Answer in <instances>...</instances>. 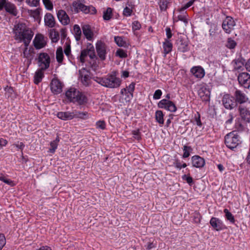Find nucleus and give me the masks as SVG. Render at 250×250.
I'll list each match as a JSON object with an SVG mask.
<instances>
[{"label": "nucleus", "instance_id": "1a4fd4ad", "mask_svg": "<svg viewBox=\"0 0 250 250\" xmlns=\"http://www.w3.org/2000/svg\"><path fill=\"white\" fill-rule=\"evenodd\" d=\"M235 25V22L231 17H227L223 21L222 28L227 33H230L234 29Z\"/></svg>", "mask_w": 250, "mask_h": 250}, {"label": "nucleus", "instance_id": "473e14b6", "mask_svg": "<svg viewBox=\"0 0 250 250\" xmlns=\"http://www.w3.org/2000/svg\"><path fill=\"white\" fill-rule=\"evenodd\" d=\"M49 37L53 42H57L59 39V34L55 29H51L49 31Z\"/></svg>", "mask_w": 250, "mask_h": 250}, {"label": "nucleus", "instance_id": "f3484780", "mask_svg": "<svg viewBox=\"0 0 250 250\" xmlns=\"http://www.w3.org/2000/svg\"><path fill=\"white\" fill-rule=\"evenodd\" d=\"M190 71L195 77L199 79L203 78L205 75V70L200 66L192 67Z\"/></svg>", "mask_w": 250, "mask_h": 250}, {"label": "nucleus", "instance_id": "9b49d317", "mask_svg": "<svg viewBox=\"0 0 250 250\" xmlns=\"http://www.w3.org/2000/svg\"><path fill=\"white\" fill-rule=\"evenodd\" d=\"M96 49L98 55L102 60H104L106 55V45L102 42L99 41L96 44Z\"/></svg>", "mask_w": 250, "mask_h": 250}, {"label": "nucleus", "instance_id": "c85d7f7f", "mask_svg": "<svg viewBox=\"0 0 250 250\" xmlns=\"http://www.w3.org/2000/svg\"><path fill=\"white\" fill-rule=\"evenodd\" d=\"M4 8L7 12H9L14 16L17 15V10L16 7L14 4L9 2H7Z\"/></svg>", "mask_w": 250, "mask_h": 250}, {"label": "nucleus", "instance_id": "58836bf2", "mask_svg": "<svg viewBox=\"0 0 250 250\" xmlns=\"http://www.w3.org/2000/svg\"><path fill=\"white\" fill-rule=\"evenodd\" d=\"M83 4L80 2L79 1H75L72 3V6L74 9V11L78 13L79 11L82 12V6Z\"/></svg>", "mask_w": 250, "mask_h": 250}, {"label": "nucleus", "instance_id": "4468645a", "mask_svg": "<svg viewBox=\"0 0 250 250\" xmlns=\"http://www.w3.org/2000/svg\"><path fill=\"white\" fill-rule=\"evenodd\" d=\"M209 223L213 229L216 231H220L226 229V226L223 221L216 217H212Z\"/></svg>", "mask_w": 250, "mask_h": 250}, {"label": "nucleus", "instance_id": "37998d69", "mask_svg": "<svg viewBox=\"0 0 250 250\" xmlns=\"http://www.w3.org/2000/svg\"><path fill=\"white\" fill-rule=\"evenodd\" d=\"M0 180L5 183L6 184H7L8 185L13 186L14 185V183L13 181H12L11 180L7 178L6 176H4L3 174H0Z\"/></svg>", "mask_w": 250, "mask_h": 250}, {"label": "nucleus", "instance_id": "603ef678", "mask_svg": "<svg viewBox=\"0 0 250 250\" xmlns=\"http://www.w3.org/2000/svg\"><path fill=\"white\" fill-rule=\"evenodd\" d=\"M64 52L65 55L68 58V59H70L71 47H70V45L69 43L65 44V47Z\"/></svg>", "mask_w": 250, "mask_h": 250}, {"label": "nucleus", "instance_id": "09e8293b", "mask_svg": "<svg viewBox=\"0 0 250 250\" xmlns=\"http://www.w3.org/2000/svg\"><path fill=\"white\" fill-rule=\"evenodd\" d=\"M195 1V0H190L188 2H187L183 7H182L181 8H180L179 10V12H184V11L188 8V7H190Z\"/></svg>", "mask_w": 250, "mask_h": 250}, {"label": "nucleus", "instance_id": "f257e3e1", "mask_svg": "<svg viewBox=\"0 0 250 250\" xmlns=\"http://www.w3.org/2000/svg\"><path fill=\"white\" fill-rule=\"evenodd\" d=\"M14 33L15 40L23 41L26 46L29 45L33 36V32L27 28L24 23L16 25L14 28Z\"/></svg>", "mask_w": 250, "mask_h": 250}, {"label": "nucleus", "instance_id": "4be33fe9", "mask_svg": "<svg viewBox=\"0 0 250 250\" xmlns=\"http://www.w3.org/2000/svg\"><path fill=\"white\" fill-rule=\"evenodd\" d=\"M240 115L242 119L246 122H250V111L247 108L242 105H240L238 108Z\"/></svg>", "mask_w": 250, "mask_h": 250}, {"label": "nucleus", "instance_id": "6ab92c4d", "mask_svg": "<svg viewBox=\"0 0 250 250\" xmlns=\"http://www.w3.org/2000/svg\"><path fill=\"white\" fill-rule=\"evenodd\" d=\"M82 30L83 35L89 41H92L94 39V33L90 25L85 24L82 26Z\"/></svg>", "mask_w": 250, "mask_h": 250}, {"label": "nucleus", "instance_id": "a18cd8bd", "mask_svg": "<svg viewBox=\"0 0 250 250\" xmlns=\"http://www.w3.org/2000/svg\"><path fill=\"white\" fill-rule=\"evenodd\" d=\"M181 14L178 16V19L179 21H183L185 24L188 23V20L187 19L186 12H180Z\"/></svg>", "mask_w": 250, "mask_h": 250}, {"label": "nucleus", "instance_id": "de8ad7c7", "mask_svg": "<svg viewBox=\"0 0 250 250\" xmlns=\"http://www.w3.org/2000/svg\"><path fill=\"white\" fill-rule=\"evenodd\" d=\"M42 2L43 4L44 5L45 8L49 10H51L53 9V4L50 0H42Z\"/></svg>", "mask_w": 250, "mask_h": 250}, {"label": "nucleus", "instance_id": "5701e85b", "mask_svg": "<svg viewBox=\"0 0 250 250\" xmlns=\"http://www.w3.org/2000/svg\"><path fill=\"white\" fill-rule=\"evenodd\" d=\"M135 83H131L128 86H126V88H122L121 90V94L124 95V92L128 91L129 94L127 95V99L128 101L131 100L133 97V92L135 90Z\"/></svg>", "mask_w": 250, "mask_h": 250}, {"label": "nucleus", "instance_id": "393cba45", "mask_svg": "<svg viewBox=\"0 0 250 250\" xmlns=\"http://www.w3.org/2000/svg\"><path fill=\"white\" fill-rule=\"evenodd\" d=\"M45 25L49 27H53L55 26V21L53 16L50 13H47L44 16Z\"/></svg>", "mask_w": 250, "mask_h": 250}, {"label": "nucleus", "instance_id": "0e129e2a", "mask_svg": "<svg viewBox=\"0 0 250 250\" xmlns=\"http://www.w3.org/2000/svg\"><path fill=\"white\" fill-rule=\"evenodd\" d=\"M195 121L196 122V124L199 126H202V123L200 120V116L199 114H197V116L195 115Z\"/></svg>", "mask_w": 250, "mask_h": 250}, {"label": "nucleus", "instance_id": "c03bdc74", "mask_svg": "<svg viewBox=\"0 0 250 250\" xmlns=\"http://www.w3.org/2000/svg\"><path fill=\"white\" fill-rule=\"evenodd\" d=\"M116 55L121 58H125L127 56L126 51L122 49H117L116 52Z\"/></svg>", "mask_w": 250, "mask_h": 250}, {"label": "nucleus", "instance_id": "aec40b11", "mask_svg": "<svg viewBox=\"0 0 250 250\" xmlns=\"http://www.w3.org/2000/svg\"><path fill=\"white\" fill-rule=\"evenodd\" d=\"M191 163L193 167L201 168L204 166L205 161L202 157L198 155H194L191 157Z\"/></svg>", "mask_w": 250, "mask_h": 250}, {"label": "nucleus", "instance_id": "7ed1b4c3", "mask_svg": "<svg viewBox=\"0 0 250 250\" xmlns=\"http://www.w3.org/2000/svg\"><path fill=\"white\" fill-rule=\"evenodd\" d=\"M94 80L101 85L109 88H118L122 83V80L116 76L115 73L108 74L104 77H96Z\"/></svg>", "mask_w": 250, "mask_h": 250}, {"label": "nucleus", "instance_id": "7c9ffc66", "mask_svg": "<svg viewBox=\"0 0 250 250\" xmlns=\"http://www.w3.org/2000/svg\"><path fill=\"white\" fill-rule=\"evenodd\" d=\"M82 12L85 14H95L97 11L96 8L92 5L86 6L83 4L82 6Z\"/></svg>", "mask_w": 250, "mask_h": 250}, {"label": "nucleus", "instance_id": "4c0bfd02", "mask_svg": "<svg viewBox=\"0 0 250 250\" xmlns=\"http://www.w3.org/2000/svg\"><path fill=\"white\" fill-rule=\"evenodd\" d=\"M63 58V54L62 48L60 47L57 48L56 51V59L59 63L62 62Z\"/></svg>", "mask_w": 250, "mask_h": 250}, {"label": "nucleus", "instance_id": "72a5a7b5", "mask_svg": "<svg viewBox=\"0 0 250 250\" xmlns=\"http://www.w3.org/2000/svg\"><path fill=\"white\" fill-rule=\"evenodd\" d=\"M114 41L117 45L120 47H126V42L124 40V38L120 36H115Z\"/></svg>", "mask_w": 250, "mask_h": 250}, {"label": "nucleus", "instance_id": "2f4dec72", "mask_svg": "<svg viewBox=\"0 0 250 250\" xmlns=\"http://www.w3.org/2000/svg\"><path fill=\"white\" fill-rule=\"evenodd\" d=\"M171 0H159V6L161 11H166L167 9Z\"/></svg>", "mask_w": 250, "mask_h": 250}, {"label": "nucleus", "instance_id": "49530a36", "mask_svg": "<svg viewBox=\"0 0 250 250\" xmlns=\"http://www.w3.org/2000/svg\"><path fill=\"white\" fill-rule=\"evenodd\" d=\"M132 13V9L131 7L126 6L123 10V15L125 17H129Z\"/></svg>", "mask_w": 250, "mask_h": 250}, {"label": "nucleus", "instance_id": "20e7f679", "mask_svg": "<svg viewBox=\"0 0 250 250\" xmlns=\"http://www.w3.org/2000/svg\"><path fill=\"white\" fill-rule=\"evenodd\" d=\"M225 143L228 148L233 149L241 144V141L237 133L232 131L225 136Z\"/></svg>", "mask_w": 250, "mask_h": 250}, {"label": "nucleus", "instance_id": "a19ab883", "mask_svg": "<svg viewBox=\"0 0 250 250\" xmlns=\"http://www.w3.org/2000/svg\"><path fill=\"white\" fill-rule=\"evenodd\" d=\"M112 9L107 8V9L104 12L103 18L105 21H108L110 19L112 16Z\"/></svg>", "mask_w": 250, "mask_h": 250}, {"label": "nucleus", "instance_id": "b1692460", "mask_svg": "<svg viewBox=\"0 0 250 250\" xmlns=\"http://www.w3.org/2000/svg\"><path fill=\"white\" fill-rule=\"evenodd\" d=\"M57 116L59 119L64 121L70 120L74 118L73 111L72 112H59L57 113Z\"/></svg>", "mask_w": 250, "mask_h": 250}, {"label": "nucleus", "instance_id": "680f3d73", "mask_svg": "<svg viewBox=\"0 0 250 250\" xmlns=\"http://www.w3.org/2000/svg\"><path fill=\"white\" fill-rule=\"evenodd\" d=\"M6 240L3 234H0V249H1L5 244Z\"/></svg>", "mask_w": 250, "mask_h": 250}, {"label": "nucleus", "instance_id": "c9c22d12", "mask_svg": "<svg viewBox=\"0 0 250 250\" xmlns=\"http://www.w3.org/2000/svg\"><path fill=\"white\" fill-rule=\"evenodd\" d=\"M155 119L156 121L161 125L164 124V114L162 111L157 110L155 112Z\"/></svg>", "mask_w": 250, "mask_h": 250}, {"label": "nucleus", "instance_id": "e2e57ef3", "mask_svg": "<svg viewBox=\"0 0 250 250\" xmlns=\"http://www.w3.org/2000/svg\"><path fill=\"white\" fill-rule=\"evenodd\" d=\"M173 166L178 169H180L182 168V164L180 162V160L178 159L175 160V161L173 162Z\"/></svg>", "mask_w": 250, "mask_h": 250}, {"label": "nucleus", "instance_id": "69168bd1", "mask_svg": "<svg viewBox=\"0 0 250 250\" xmlns=\"http://www.w3.org/2000/svg\"><path fill=\"white\" fill-rule=\"evenodd\" d=\"M201 219V216L199 213H195L194 218V221L196 223H199Z\"/></svg>", "mask_w": 250, "mask_h": 250}, {"label": "nucleus", "instance_id": "13d9d810", "mask_svg": "<svg viewBox=\"0 0 250 250\" xmlns=\"http://www.w3.org/2000/svg\"><path fill=\"white\" fill-rule=\"evenodd\" d=\"M165 30L166 32L167 38L165 39V40H170V39L172 36V33L170 28L169 27H167Z\"/></svg>", "mask_w": 250, "mask_h": 250}, {"label": "nucleus", "instance_id": "f03ea898", "mask_svg": "<svg viewBox=\"0 0 250 250\" xmlns=\"http://www.w3.org/2000/svg\"><path fill=\"white\" fill-rule=\"evenodd\" d=\"M65 96L70 102L77 104L79 105H85L88 103L86 95L75 88H69L65 92Z\"/></svg>", "mask_w": 250, "mask_h": 250}, {"label": "nucleus", "instance_id": "ea45409f", "mask_svg": "<svg viewBox=\"0 0 250 250\" xmlns=\"http://www.w3.org/2000/svg\"><path fill=\"white\" fill-rule=\"evenodd\" d=\"M192 150V149L190 146H184L183 147L184 153L183 155V158H188L190 155V152Z\"/></svg>", "mask_w": 250, "mask_h": 250}, {"label": "nucleus", "instance_id": "9d476101", "mask_svg": "<svg viewBox=\"0 0 250 250\" xmlns=\"http://www.w3.org/2000/svg\"><path fill=\"white\" fill-rule=\"evenodd\" d=\"M222 102L224 106L227 109H232L236 105L233 97L228 94L223 96Z\"/></svg>", "mask_w": 250, "mask_h": 250}, {"label": "nucleus", "instance_id": "052dcab7", "mask_svg": "<svg viewBox=\"0 0 250 250\" xmlns=\"http://www.w3.org/2000/svg\"><path fill=\"white\" fill-rule=\"evenodd\" d=\"M141 27V25L138 21H134L132 22V29L133 30H139Z\"/></svg>", "mask_w": 250, "mask_h": 250}, {"label": "nucleus", "instance_id": "2eb2a0df", "mask_svg": "<svg viewBox=\"0 0 250 250\" xmlns=\"http://www.w3.org/2000/svg\"><path fill=\"white\" fill-rule=\"evenodd\" d=\"M210 90L206 85H202L198 90V95L203 101H208L210 99Z\"/></svg>", "mask_w": 250, "mask_h": 250}, {"label": "nucleus", "instance_id": "f704fd0d", "mask_svg": "<svg viewBox=\"0 0 250 250\" xmlns=\"http://www.w3.org/2000/svg\"><path fill=\"white\" fill-rule=\"evenodd\" d=\"M73 31L76 40L77 41H79L81 39L82 35V31L80 26L77 24L74 25L73 27Z\"/></svg>", "mask_w": 250, "mask_h": 250}, {"label": "nucleus", "instance_id": "dca6fc26", "mask_svg": "<svg viewBox=\"0 0 250 250\" xmlns=\"http://www.w3.org/2000/svg\"><path fill=\"white\" fill-rule=\"evenodd\" d=\"M177 49L181 52H186L189 51V42L187 39L181 38L177 42Z\"/></svg>", "mask_w": 250, "mask_h": 250}, {"label": "nucleus", "instance_id": "412c9836", "mask_svg": "<svg viewBox=\"0 0 250 250\" xmlns=\"http://www.w3.org/2000/svg\"><path fill=\"white\" fill-rule=\"evenodd\" d=\"M57 17L63 25H67L69 24L70 19L65 11L59 10L57 13Z\"/></svg>", "mask_w": 250, "mask_h": 250}, {"label": "nucleus", "instance_id": "6e6d98bb", "mask_svg": "<svg viewBox=\"0 0 250 250\" xmlns=\"http://www.w3.org/2000/svg\"><path fill=\"white\" fill-rule=\"evenodd\" d=\"M27 48H26L24 50V51L23 52V56L24 57L27 58V63L28 66H29L31 63V61H32V58H29L28 55H29V53L27 52Z\"/></svg>", "mask_w": 250, "mask_h": 250}, {"label": "nucleus", "instance_id": "774afa93", "mask_svg": "<svg viewBox=\"0 0 250 250\" xmlns=\"http://www.w3.org/2000/svg\"><path fill=\"white\" fill-rule=\"evenodd\" d=\"M7 143L6 140L0 138V147L5 146L7 144Z\"/></svg>", "mask_w": 250, "mask_h": 250}, {"label": "nucleus", "instance_id": "423d86ee", "mask_svg": "<svg viewBox=\"0 0 250 250\" xmlns=\"http://www.w3.org/2000/svg\"><path fill=\"white\" fill-rule=\"evenodd\" d=\"M79 79L83 85L89 86L91 83L90 72L85 68L80 70Z\"/></svg>", "mask_w": 250, "mask_h": 250}, {"label": "nucleus", "instance_id": "5fc2aeb1", "mask_svg": "<svg viewBox=\"0 0 250 250\" xmlns=\"http://www.w3.org/2000/svg\"><path fill=\"white\" fill-rule=\"evenodd\" d=\"M96 127L98 128L104 129L105 128V123L104 121H99L96 123Z\"/></svg>", "mask_w": 250, "mask_h": 250}, {"label": "nucleus", "instance_id": "4d7b16f0", "mask_svg": "<svg viewBox=\"0 0 250 250\" xmlns=\"http://www.w3.org/2000/svg\"><path fill=\"white\" fill-rule=\"evenodd\" d=\"M162 95V92L160 89L156 90L153 95V99L155 100H158L160 99Z\"/></svg>", "mask_w": 250, "mask_h": 250}, {"label": "nucleus", "instance_id": "cd10ccee", "mask_svg": "<svg viewBox=\"0 0 250 250\" xmlns=\"http://www.w3.org/2000/svg\"><path fill=\"white\" fill-rule=\"evenodd\" d=\"M44 70V69H42L39 68L36 71L34 76V83L35 84H37L42 81V79L44 77L43 71Z\"/></svg>", "mask_w": 250, "mask_h": 250}, {"label": "nucleus", "instance_id": "e433bc0d", "mask_svg": "<svg viewBox=\"0 0 250 250\" xmlns=\"http://www.w3.org/2000/svg\"><path fill=\"white\" fill-rule=\"evenodd\" d=\"M232 63L233 68L236 70H241L244 66L243 62L239 59L233 61Z\"/></svg>", "mask_w": 250, "mask_h": 250}, {"label": "nucleus", "instance_id": "bb28decb", "mask_svg": "<svg viewBox=\"0 0 250 250\" xmlns=\"http://www.w3.org/2000/svg\"><path fill=\"white\" fill-rule=\"evenodd\" d=\"M173 45L171 40H165L163 43V47L164 49V53L166 55L170 53L172 49Z\"/></svg>", "mask_w": 250, "mask_h": 250}, {"label": "nucleus", "instance_id": "f8f14e48", "mask_svg": "<svg viewBox=\"0 0 250 250\" xmlns=\"http://www.w3.org/2000/svg\"><path fill=\"white\" fill-rule=\"evenodd\" d=\"M239 84L244 88H249L250 86V75L246 72L241 73L238 76Z\"/></svg>", "mask_w": 250, "mask_h": 250}, {"label": "nucleus", "instance_id": "ddd939ff", "mask_svg": "<svg viewBox=\"0 0 250 250\" xmlns=\"http://www.w3.org/2000/svg\"><path fill=\"white\" fill-rule=\"evenodd\" d=\"M62 85V83L58 79H53L50 83V89L52 92L54 94H58L61 93Z\"/></svg>", "mask_w": 250, "mask_h": 250}, {"label": "nucleus", "instance_id": "864d4df0", "mask_svg": "<svg viewBox=\"0 0 250 250\" xmlns=\"http://www.w3.org/2000/svg\"><path fill=\"white\" fill-rule=\"evenodd\" d=\"M236 45V43L234 41L229 39L226 45L229 48L233 49L235 47Z\"/></svg>", "mask_w": 250, "mask_h": 250}, {"label": "nucleus", "instance_id": "0eeeda50", "mask_svg": "<svg viewBox=\"0 0 250 250\" xmlns=\"http://www.w3.org/2000/svg\"><path fill=\"white\" fill-rule=\"evenodd\" d=\"M160 108H164L171 112H175L177 110L175 104L171 101L167 99H162L158 104Z\"/></svg>", "mask_w": 250, "mask_h": 250}, {"label": "nucleus", "instance_id": "a878e982", "mask_svg": "<svg viewBox=\"0 0 250 250\" xmlns=\"http://www.w3.org/2000/svg\"><path fill=\"white\" fill-rule=\"evenodd\" d=\"M89 45L91 46L89 49H84L81 51V55L79 57V60L81 62L83 63L85 62V57L89 54L90 52H92V53H94V47L91 44H89Z\"/></svg>", "mask_w": 250, "mask_h": 250}, {"label": "nucleus", "instance_id": "c756f323", "mask_svg": "<svg viewBox=\"0 0 250 250\" xmlns=\"http://www.w3.org/2000/svg\"><path fill=\"white\" fill-rule=\"evenodd\" d=\"M73 114L74 115V118H79L83 120H86L89 118V115L86 111L81 112L74 110L73 111Z\"/></svg>", "mask_w": 250, "mask_h": 250}, {"label": "nucleus", "instance_id": "3c124183", "mask_svg": "<svg viewBox=\"0 0 250 250\" xmlns=\"http://www.w3.org/2000/svg\"><path fill=\"white\" fill-rule=\"evenodd\" d=\"M50 148H49V152H50V153H54L56 149L57 148V147H58V144H56V143L53 142V141H52L51 143H50Z\"/></svg>", "mask_w": 250, "mask_h": 250}, {"label": "nucleus", "instance_id": "338daca9", "mask_svg": "<svg viewBox=\"0 0 250 250\" xmlns=\"http://www.w3.org/2000/svg\"><path fill=\"white\" fill-rule=\"evenodd\" d=\"M132 134L133 135L134 137L139 140L141 138V137L139 135V132L138 130H134L132 132Z\"/></svg>", "mask_w": 250, "mask_h": 250}, {"label": "nucleus", "instance_id": "8fccbe9b", "mask_svg": "<svg viewBox=\"0 0 250 250\" xmlns=\"http://www.w3.org/2000/svg\"><path fill=\"white\" fill-rule=\"evenodd\" d=\"M182 178L183 180L186 181L189 185H191L193 183L192 178L189 175L185 174L182 176Z\"/></svg>", "mask_w": 250, "mask_h": 250}, {"label": "nucleus", "instance_id": "79ce46f5", "mask_svg": "<svg viewBox=\"0 0 250 250\" xmlns=\"http://www.w3.org/2000/svg\"><path fill=\"white\" fill-rule=\"evenodd\" d=\"M224 212L225 213L226 218L229 220L230 223H234L235 222V219L232 213L226 208L224 210Z\"/></svg>", "mask_w": 250, "mask_h": 250}, {"label": "nucleus", "instance_id": "39448f33", "mask_svg": "<svg viewBox=\"0 0 250 250\" xmlns=\"http://www.w3.org/2000/svg\"><path fill=\"white\" fill-rule=\"evenodd\" d=\"M38 66L42 69L46 70L50 66V58L46 53H40L37 59Z\"/></svg>", "mask_w": 250, "mask_h": 250}, {"label": "nucleus", "instance_id": "6e6552de", "mask_svg": "<svg viewBox=\"0 0 250 250\" xmlns=\"http://www.w3.org/2000/svg\"><path fill=\"white\" fill-rule=\"evenodd\" d=\"M33 43L36 49H40L44 47L47 43V39L41 34L36 35Z\"/></svg>", "mask_w": 250, "mask_h": 250}, {"label": "nucleus", "instance_id": "a211bd4d", "mask_svg": "<svg viewBox=\"0 0 250 250\" xmlns=\"http://www.w3.org/2000/svg\"><path fill=\"white\" fill-rule=\"evenodd\" d=\"M235 103L239 104H242L247 102L248 98L245 93L239 90H236L234 93Z\"/></svg>", "mask_w": 250, "mask_h": 250}, {"label": "nucleus", "instance_id": "bf43d9fd", "mask_svg": "<svg viewBox=\"0 0 250 250\" xmlns=\"http://www.w3.org/2000/svg\"><path fill=\"white\" fill-rule=\"evenodd\" d=\"M40 0H26L27 3L30 6H37Z\"/></svg>", "mask_w": 250, "mask_h": 250}]
</instances>
